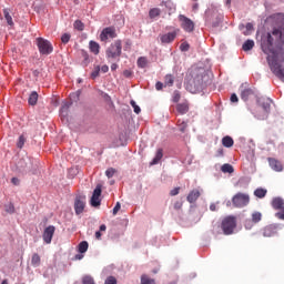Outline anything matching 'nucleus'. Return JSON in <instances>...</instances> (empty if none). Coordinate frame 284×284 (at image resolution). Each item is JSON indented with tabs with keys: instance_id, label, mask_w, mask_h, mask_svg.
Segmentation results:
<instances>
[{
	"instance_id": "f257e3e1",
	"label": "nucleus",
	"mask_w": 284,
	"mask_h": 284,
	"mask_svg": "<svg viewBox=\"0 0 284 284\" xmlns=\"http://www.w3.org/2000/svg\"><path fill=\"white\" fill-rule=\"evenodd\" d=\"M274 27L272 32L264 33L261 38V49L267 54L271 71L277 79L284 81V13H274L267 18Z\"/></svg>"
},
{
	"instance_id": "f03ea898",
	"label": "nucleus",
	"mask_w": 284,
	"mask_h": 284,
	"mask_svg": "<svg viewBox=\"0 0 284 284\" xmlns=\"http://www.w3.org/2000/svg\"><path fill=\"white\" fill-rule=\"evenodd\" d=\"M221 229L223 231V234H225V236H230L234 234V230H236V216L234 215L225 216L222 220Z\"/></svg>"
},
{
	"instance_id": "7ed1b4c3",
	"label": "nucleus",
	"mask_w": 284,
	"mask_h": 284,
	"mask_svg": "<svg viewBox=\"0 0 284 284\" xmlns=\"http://www.w3.org/2000/svg\"><path fill=\"white\" fill-rule=\"evenodd\" d=\"M122 50H123V44L121 40H116L106 49V58L119 59V57H121L122 54Z\"/></svg>"
},
{
	"instance_id": "20e7f679",
	"label": "nucleus",
	"mask_w": 284,
	"mask_h": 284,
	"mask_svg": "<svg viewBox=\"0 0 284 284\" xmlns=\"http://www.w3.org/2000/svg\"><path fill=\"white\" fill-rule=\"evenodd\" d=\"M37 45H38V50L40 52V54H52V52L54 51V48L52 47V43H50V41L43 39V38H37Z\"/></svg>"
},
{
	"instance_id": "39448f33",
	"label": "nucleus",
	"mask_w": 284,
	"mask_h": 284,
	"mask_svg": "<svg viewBox=\"0 0 284 284\" xmlns=\"http://www.w3.org/2000/svg\"><path fill=\"white\" fill-rule=\"evenodd\" d=\"M232 203L234 207H246V205H250V195L239 192L232 197Z\"/></svg>"
},
{
	"instance_id": "423d86ee",
	"label": "nucleus",
	"mask_w": 284,
	"mask_h": 284,
	"mask_svg": "<svg viewBox=\"0 0 284 284\" xmlns=\"http://www.w3.org/2000/svg\"><path fill=\"white\" fill-rule=\"evenodd\" d=\"M273 210H280L275 213V219L284 221V200L282 197H274L271 202Z\"/></svg>"
},
{
	"instance_id": "0eeeda50",
	"label": "nucleus",
	"mask_w": 284,
	"mask_h": 284,
	"mask_svg": "<svg viewBox=\"0 0 284 284\" xmlns=\"http://www.w3.org/2000/svg\"><path fill=\"white\" fill-rule=\"evenodd\" d=\"M109 39H116V29L114 27H106L100 33V41L108 43Z\"/></svg>"
},
{
	"instance_id": "6e6552de",
	"label": "nucleus",
	"mask_w": 284,
	"mask_h": 284,
	"mask_svg": "<svg viewBox=\"0 0 284 284\" xmlns=\"http://www.w3.org/2000/svg\"><path fill=\"white\" fill-rule=\"evenodd\" d=\"M262 220H263V214L261 212L258 211L253 212L251 215V220H245L244 222L245 230H252V227H254L256 223H261Z\"/></svg>"
},
{
	"instance_id": "1a4fd4ad",
	"label": "nucleus",
	"mask_w": 284,
	"mask_h": 284,
	"mask_svg": "<svg viewBox=\"0 0 284 284\" xmlns=\"http://www.w3.org/2000/svg\"><path fill=\"white\" fill-rule=\"evenodd\" d=\"M179 21L184 32H194V21H192V19L185 17L184 14H180Z\"/></svg>"
},
{
	"instance_id": "9d476101",
	"label": "nucleus",
	"mask_w": 284,
	"mask_h": 284,
	"mask_svg": "<svg viewBox=\"0 0 284 284\" xmlns=\"http://www.w3.org/2000/svg\"><path fill=\"white\" fill-rule=\"evenodd\" d=\"M101 184H98L93 191V194L91 196V205L92 207H99V205H101Z\"/></svg>"
},
{
	"instance_id": "9b49d317",
	"label": "nucleus",
	"mask_w": 284,
	"mask_h": 284,
	"mask_svg": "<svg viewBox=\"0 0 284 284\" xmlns=\"http://www.w3.org/2000/svg\"><path fill=\"white\" fill-rule=\"evenodd\" d=\"M75 214H83L85 210V195H78L74 201Z\"/></svg>"
},
{
	"instance_id": "f8f14e48",
	"label": "nucleus",
	"mask_w": 284,
	"mask_h": 284,
	"mask_svg": "<svg viewBox=\"0 0 284 284\" xmlns=\"http://www.w3.org/2000/svg\"><path fill=\"white\" fill-rule=\"evenodd\" d=\"M179 32H181V29H175L172 32L160 36L161 43H172V41H174V39H176L179 36Z\"/></svg>"
},
{
	"instance_id": "ddd939ff",
	"label": "nucleus",
	"mask_w": 284,
	"mask_h": 284,
	"mask_svg": "<svg viewBox=\"0 0 284 284\" xmlns=\"http://www.w3.org/2000/svg\"><path fill=\"white\" fill-rule=\"evenodd\" d=\"M55 227L50 225L47 229H44L42 239L44 241V243L50 244L52 243V236H54V232H55Z\"/></svg>"
},
{
	"instance_id": "4468645a",
	"label": "nucleus",
	"mask_w": 284,
	"mask_h": 284,
	"mask_svg": "<svg viewBox=\"0 0 284 284\" xmlns=\"http://www.w3.org/2000/svg\"><path fill=\"white\" fill-rule=\"evenodd\" d=\"M275 234H278V224H271L266 227H264L263 236L271 237Z\"/></svg>"
},
{
	"instance_id": "2eb2a0df",
	"label": "nucleus",
	"mask_w": 284,
	"mask_h": 284,
	"mask_svg": "<svg viewBox=\"0 0 284 284\" xmlns=\"http://www.w3.org/2000/svg\"><path fill=\"white\" fill-rule=\"evenodd\" d=\"M268 164H270V168H272V170H274L275 172H283V163H281V161L274 158H270Z\"/></svg>"
},
{
	"instance_id": "dca6fc26",
	"label": "nucleus",
	"mask_w": 284,
	"mask_h": 284,
	"mask_svg": "<svg viewBox=\"0 0 284 284\" xmlns=\"http://www.w3.org/2000/svg\"><path fill=\"white\" fill-rule=\"evenodd\" d=\"M200 196H201V192L199 190L194 189L186 196V201H189L190 203H196V201H199Z\"/></svg>"
},
{
	"instance_id": "f3484780",
	"label": "nucleus",
	"mask_w": 284,
	"mask_h": 284,
	"mask_svg": "<svg viewBox=\"0 0 284 284\" xmlns=\"http://www.w3.org/2000/svg\"><path fill=\"white\" fill-rule=\"evenodd\" d=\"M176 110L179 114H187V112H190V104H187V102L179 103Z\"/></svg>"
},
{
	"instance_id": "a211bd4d",
	"label": "nucleus",
	"mask_w": 284,
	"mask_h": 284,
	"mask_svg": "<svg viewBox=\"0 0 284 284\" xmlns=\"http://www.w3.org/2000/svg\"><path fill=\"white\" fill-rule=\"evenodd\" d=\"M252 95H254V91L252 89H243L241 91L242 101H248Z\"/></svg>"
},
{
	"instance_id": "6ab92c4d",
	"label": "nucleus",
	"mask_w": 284,
	"mask_h": 284,
	"mask_svg": "<svg viewBox=\"0 0 284 284\" xmlns=\"http://www.w3.org/2000/svg\"><path fill=\"white\" fill-rule=\"evenodd\" d=\"M89 48L93 54H99L101 50V45H99V42L92 40L89 42Z\"/></svg>"
},
{
	"instance_id": "aec40b11",
	"label": "nucleus",
	"mask_w": 284,
	"mask_h": 284,
	"mask_svg": "<svg viewBox=\"0 0 284 284\" xmlns=\"http://www.w3.org/2000/svg\"><path fill=\"white\" fill-rule=\"evenodd\" d=\"M38 101H39V93H37V91L31 92L28 100L29 105H37Z\"/></svg>"
},
{
	"instance_id": "412c9836",
	"label": "nucleus",
	"mask_w": 284,
	"mask_h": 284,
	"mask_svg": "<svg viewBox=\"0 0 284 284\" xmlns=\"http://www.w3.org/2000/svg\"><path fill=\"white\" fill-rule=\"evenodd\" d=\"M31 265L32 267H39L41 265V256L39 253H34L31 257Z\"/></svg>"
},
{
	"instance_id": "4be33fe9",
	"label": "nucleus",
	"mask_w": 284,
	"mask_h": 284,
	"mask_svg": "<svg viewBox=\"0 0 284 284\" xmlns=\"http://www.w3.org/2000/svg\"><path fill=\"white\" fill-rule=\"evenodd\" d=\"M261 105L264 110V112L268 113L270 109L272 108V100L271 99H264L261 101Z\"/></svg>"
},
{
	"instance_id": "5701e85b",
	"label": "nucleus",
	"mask_w": 284,
	"mask_h": 284,
	"mask_svg": "<svg viewBox=\"0 0 284 284\" xmlns=\"http://www.w3.org/2000/svg\"><path fill=\"white\" fill-rule=\"evenodd\" d=\"M161 159H163V149H159L156 151L155 156L151 162V165H156L159 161H161Z\"/></svg>"
},
{
	"instance_id": "b1692460",
	"label": "nucleus",
	"mask_w": 284,
	"mask_h": 284,
	"mask_svg": "<svg viewBox=\"0 0 284 284\" xmlns=\"http://www.w3.org/2000/svg\"><path fill=\"white\" fill-rule=\"evenodd\" d=\"M70 105H72V102H64L60 109L61 116H67L68 111L70 110Z\"/></svg>"
},
{
	"instance_id": "393cba45",
	"label": "nucleus",
	"mask_w": 284,
	"mask_h": 284,
	"mask_svg": "<svg viewBox=\"0 0 284 284\" xmlns=\"http://www.w3.org/2000/svg\"><path fill=\"white\" fill-rule=\"evenodd\" d=\"M222 144L224 145V148H232V145H234V140L232 139V136L226 135L222 139Z\"/></svg>"
},
{
	"instance_id": "a878e982",
	"label": "nucleus",
	"mask_w": 284,
	"mask_h": 284,
	"mask_svg": "<svg viewBox=\"0 0 284 284\" xmlns=\"http://www.w3.org/2000/svg\"><path fill=\"white\" fill-rule=\"evenodd\" d=\"M253 48H254V40H246L242 45V50H244V52H250V50H252Z\"/></svg>"
},
{
	"instance_id": "bb28decb",
	"label": "nucleus",
	"mask_w": 284,
	"mask_h": 284,
	"mask_svg": "<svg viewBox=\"0 0 284 284\" xmlns=\"http://www.w3.org/2000/svg\"><path fill=\"white\" fill-rule=\"evenodd\" d=\"M164 85L168 87V88H172V85H174V75L166 74L164 77Z\"/></svg>"
},
{
	"instance_id": "cd10ccee",
	"label": "nucleus",
	"mask_w": 284,
	"mask_h": 284,
	"mask_svg": "<svg viewBox=\"0 0 284 284\" xmlns=\"http://www.w3.org/2000/svg\"><path fill=\"white\" fill-rule=\"evenodd\" d=\"M3 17H4L8 26H14V22L12 21V16H10V10L3 9Z\"/></svg>"
},
{
	"instance_id": "c85d7f7f",
	"label": "nucleus",
	"mask_w": 284,
	"mask_h": 284,
	"mask_svg": "<svg viewBox=\"0 0 284 284\" xmlns=\"http://www.w3.org/2000/svg\"><path fill=\"white\" fill-rule=\"evenodd\" d=\"M221 171L224 173V174H232L234 172V166H232V164H223L222 168H221Z\"/></svg>"
},
{
	"instance_id": "c756f323",
	"label": "nucleus",
	"mask_w": 284,
	"mask_h": 284,
	"mask_svg": "<svg viewBox=\"0 0 284 284\" xmlns=\"http://www.w3.org/2000/svg\"><path fill=\"white\" fill-rule=\"evenodd\" d=\"M161 16V9L159 8H153L149 11V17L150 19H156V17Z\"/></svg>"
},
{
	"instance_id": "7c9ffc66",
	"label": "nucleus",
	"mask_w": 284,
	"mask_h": 284,
	"mask_svg": "<svg viewBox=\"0 0 284 284\" xmlns=\"http://www.w3.org/2000/svg\"><path fill=\"white\" fill-rule=\"evenodd\" d=\"M255 196H257V199H265L266 194H267V190L265 189H256L254 191Z\"/></svg>"
},
{
	"instance_id": "2f4dec72",
	"label": "nucleus",
	"mask_w": 284,
	"mask_h": 284,
	"mask_svg": "<svg viewBox=\"0 0 284 284\" xmlns=\"http://www.w3.org/2000/svg\"><path fill=\"white\" fill-rule=\"evenodd\" d=\"M88 247H89L88 242L82 241V242L79 244L78 250H79L80 254H85V252H88Z\"/></svg>"
},
{
	"instance_id": "473e14b6",
	"label": "nucleus",
	"mask_w": 284,
	"mask_h": 284,
	"mask_svg": "<svg viewBox=\"0 0 284 284\" xmlns=\"http://www.w3.org/2000/svg\"><path fill=\"white\" fill-rule=\"evenodd\" d=\"M73 28L75 30H79V32H83L85 24H83V22L81 20H75L73 23Z\"/></svg>"
},
{
	"instance_id": "72a5a7b5",
	"label": "nucleus",
	"mask_w": 284,
	"mask_h": 284,
	"mask_svg": "<svg viewBox=\"0 0 284 284\" xmlns=\"http://www.w3.org/2000/svg\"><path fill=\"white\" fill-rule=\"evenodd\" d=\"M141 284H156L154 278H150L148 275H142L141 276Z\"/></svg>"
},
{
	"instance_id": "f704fd0d",
	"label": "nucleus",
	"mask_w": 284,
	"mask_h": 284,
	"mask_svg": "<svg viewBox=\"0 0 284 284\" xmlns=\"http://www.w3.org/2000/svg\"><path fill=\"white\" fill-rule=\"evenodd\" d=\"M138 68H148V58L140 57L138 59Z\"/></svg>"
},
{
	"instance_id": "c9c22d12",
	"label": "nucleus",
	"mask_w": 284,
	"mask_h": 284,
	"mask_svg": "<svg viewBox=\"0 0 284 284\" xmlns=\"http://www.w3.org/2000/svg\"><path fill=\"white\" fill-rule=\"evenodd\" d=\"M178 128L180 132H185V130H187V122L183 120H178Z\"/></svg>"
},
{
	"instance_id": "e433bc0d",
	"label": "nucleus",
	"mask_w": 284,
	"mask_h": 284,
	"mask_svg": "<svg viewBox=\"0 0 284 284\" xmlns=\"http://www.w3.org/2000/svg\"><path fill=\"white\" fill-rule=\"evenodd\" d=\"M82 57H83L82 65L84 68H88V65H90V55L88 54V52H82Z\"/></svg>"
},
{
	"instance_id": "4c0bfd02",
	"label": "nucleus",
	"mask_w": 284,
	"mask_h": 284,
	"mask_svg": "<svg viewBox=\"0 0 284 284\" xmlns=\"http://www.w3.org/2000/svg\"><path fill=\"white\" fill-rule=\"evenodd\" d=\"M114 174H116V169H114V168H109L105 171V176H108V179H112V176H114Z\"/></svg>"
},
{
	"instance_id": "58836bf2",
	"label": "nucleus",
	"mask_w": 284,
	"mask_h": 284,
	"mask_svg": "<svg viewBox=\"0 0 284 284\" xmlns=\"http://www.w3.org/2000/svg\"><path fill=\"white\" fill-rule=\"evenodd\" d=\"M100 72H101V67L95 65L94 70L91 72V79H97V77H99Z\"/></svg>"
},
{
	"instance_id": "ea45409f",
	"label": "nucleus",
	"mask_w": 284,
	"mask_h": 284,
	"mask_svg": "<svg viewBox=\"0 0 284 284\" xmlns=\"http://www.w3.org/2000/svg\"><path fill=\"white\" fill-rule=\"evenodd\" d=\"M23 145H26V136L24 135H20L18 143H17V148H19L20 150L23 148Z\"/></svg>"
},
{
	"instance_id": "a19ab883",
	"label": "nucleus",
	"mask_w": 284,
	"mask_h": 284,
	"mask_svg": "<svg viewBox=\"0 0 284 284\" xmlns=\"http://www.w3.org/2000/svg\"><path fill=\"white\" fill-rule=\"evenodd\" d=\"M131 105L134 109L135 114H141V106L136 104L134 100H131Z\"/></svg>"
},
{
	"instance_id": "79ce46f5",
	"label": "nucleus",
	"mask_w": 284,
	"mask_h": 284,
	"mask_svg": "<svg viewBox=\"0 0 284 284\" xmlns=\"http://www.w3.org/2000/svg\"><path fill=\"white\" fill-rule=\"evenodd\" d=\"M181 52H187L190 50V43L187 42H182L180 45Z\"/></svg>"
},
{
	"instance_id": "37998d69",
	"label": "nucleus",
	"mask_w": 284,
	"mask_h": 284,
	"mask_svg": "<svg viewBox=\"0 0 284 284\" xmlns=\"http://www.w3.org/2000/svg\"><path fill=\"white\" fill-rule=\"evenodd\" d=\"M181 101V93L179 91L173 92V103H179Z\"/></svg>"
},
{
	"instance_id": "c03bdc74",
	"label": "nucleus",
	"mask_w": 284,
	"mask_h": 284,
	"mask_svg": "<svg viewBox=\"0 0 284 284\" xmlns=\"http://www.w3.org/2000/svg\"><path fill=\"white\" fill-rule=\"evenodd\" d=\"M71 36L70 33H63L61 37L62 43H70Z\"/></svg>"
},
{
	"instance_id": "a18cd8bd",
	"label": "nucleus",
	"mask_w": 284,
	"mask_h": 284,
	"mask_svg": "<svg viewBox=\"0 0 284 284\" xmlns=\"http://www.w3.org/2000/svg\"><path fill=\"white\" fill-rule=\"evenodd\" d=\"M252 30H254V24H252V22L246 23V32H244V34L246 37L250 36V32H252Z\"/></svg>"
},
{
	"instance_id": "49530a36",
	"label": "nucleus",
	"mask_w": 284,
	"mask_h": 284,
	"mask_svg": "<svg viewBox=\"0 0 284 284\" xmlns=\"http://www.w3.org/2000/svg\"><path fill=\"white\" fill-rule=\"evenodd\" d=\"M6 212L9 214H14V204L10 203L6 205Z\"/></svg>"
},
{
	"instance_id": "de8ad7c7",
	"label": "nucleus",
	"mask_w": 284,
	"mask_h": 284,
	"mask_svg": "<svg viewBox=\"0 0 284 284\" xmlns=\"http://www.w3.org/2000/svg\"><path fill=\"white\" fill-rule=\"evenodd\" d=\"M80 92H74L70 94V101H79Z\"/></svg>"
},
{
	"instance_id": "09e8293b",
	"label": "nucleus",
	"mask_w": 284,
	"mask_h": 284,
	"mask_svg": "<svg viewBox=\"0 0 284 284\" xmlns=\"http://www.w3.org/2000/svg\"><path fill=\"white\" fill-rule=\"evenodd\" d=\"M104 284H116V277H114V276H109V277L105 280Z\"/></svg>"
},
{
	"instance_id": "8fccbe9b",
	"label": "nucleus",
	"mask_w": 284,
	"mask_h": 284,
	"mask_svg": "<svg viewBox=\"0 0 284 284\" xmlns=\"http://www.w3.org/2000/svg\"><path fill=\"white\" fill-rule=\"evenodd\" d=\"M179 192H181V187H174L173 190L170 191V195L176 196L179 195Z\"/></svg>"
},
{
	"instance_id": "3c124183",
	"label": "nucleus",
	"mask_w": 284,
	"mask_h": 284,
	"mask_svg": "<svg viewBox=\"0 0 284 284\" xmlns=\"http://www.w3.org/2000/svg\"><path fill=\"white\" fill-rule=\"evenodd\" d=\"M174 210H182L183 201H176L173 205Z\"/></svg>"
},
{
	"instance_id": "603ef678",
	"label": "nucleus",
	"mask_w": 284,
	"mask_h": 284,
	"mask_svg": "<svg viewBox=\"0 0 284 284\" xmlns=\"http://www.w3.org/2000/svg\"><path fill=\"white\" fill-rule=\"evenodd\" d=\"M119 210H121V203L118 202L113 207V216H116V214H119Z\"/></svg>"
},
{
	"instance_id": "864d4df0",
	"label": "nucleus",
	"mask_w": 284,
	"mask_h": 284,
	"mask_svg": "<svg viewBox=\"0 0 284 284\" xmlns=\"http://www.w3.org/2000/svg\"><path fill=\"white\" fill-rule=\"evenodd\" d=\"M132 74H133L132 70L126 69L123 71V77H125V79H131Z\"/></svg>"
},
{
	"instance_id": "5fc2aeb1",
	"label": "nucleus",
	"mask_w": 284,
	"mask_h": 284,
	"mask_svg": "<svg viewBox=\"0 0 284 284\" xmlns=\"http://www.w3.org/2000/svg\"><path fill=\"white\" fill-rule=\"evenodd\" d=\"M231 103H239V97L236 95V93H233L231 95Z\"/></svg>"
},
{
	"instance_id": "6e6d98bb",
	"label": "nucleus",
	"mask_w": 284,
	"mask_h": 284,
	"mask_svg": "<svg viewBox=\"0 0 284 284\" xmlns=\"http://www.w3.org/2000/svg\"><path fill=\"white\" fill-rule=\"evenodd\" d=\"M155 89H156L158 91L163 90V82H161V81L156 82V83H155Z\"/></svg>"
},
{
	"instance_id": "4d7b16f0",
	"label": "nucleus",
	"mask_w": 284,
	"mask_h": 284,
	"mask_svg": "<svg viewBox=\"0 0 284 284\" xmlns=\"http://www.w3.org/2000/svg\"><path fill=\"white\" fill-rule=\"evenodd\" d=\"M101 72H103L104 74L110 70V67H108V64H104L101 67Z\"/></svg>"
},
{
	"instance_id": "13d9d810",
	"label": "nucleus",
	"mask_w": 284,
	"mask_h": 284,
	"mask_svg": "<svg viewBox=\"0 0 284 284\" xmlns=\"http://www.w3.org/2000/svg\"><path fill=\"white\" fill-rule=\"evenodd\" d=\"M83 258V253L77 254L73 261H81Z\"/></svg>"
},
{
	"instance_id": "bf43d9fd",
	"label": "nucleus",
	"mask_w": 284,
	"mask_h": 284,
	"mask_svg": "<svg viewBox=\"0 0 284 284\" xmlns=\"http://www.w3.org/2000/svg\"><path fill=\"white\" fill-rule=\"evenodd\" d=\"M101 236H102L101 231H97V232H95V239H97L98 241H101Z\"/></svg>"
},
{
	"instance_id": "052dcab7",
	"label": "nucleus",
	"mask_w": 284,
	"mask_h": 284,
	"mask_svg": "<svg viewBox=\"0 0 284 284\" xmlns=\"http://www.w3.org/2000/svg\"><path fill=\"white\" fill-rule=\"evenodd\" d=\"M11 183H13V185H19V180L17 178H12Z\"/></svg>"
},
{
	"instance_id": "680f3d73",
	"label": "nucleus",
	"mask_w": 284,
	"mask_h": 284,
	"mask_svg": "<svg viewBox=\"0 0 284 284\" xmlns=\"http://www.w3.org/2000/svg\"><path fill=\"white\" fill-rule=\"evenodd\" d=\"M210 210H211V212H216V204L212 203L210 205Z\"/></svg>"
},
{
	"instance_id": "e2e57ef3",
	"label": "nucleus",
	"mask_w": 284,
	"mask_h": 284,
	"mask_svg": "<svg viewBox=\"0 0 284 284\" xmlns=\"http://www.w3.org/2000/svg\"><path fill=\"white\" fill-rule=\"evenodd\" d=\"M118 69H119V64H116V63L111 64V70L112 71L118 70Z\"/></svg>"
},
{
	"instance_id": "0e129e2a",
	"label": "nucleus",
	"mask_w": 284,
	"mask_h": 284,
	"mask_svg": "<svg viewBox=\"0 0 284 284\" xmlns=\"http://www.w3.org/2000/svg\"><path fill=\"white\" fill-rule=\"evenodd\" d=\"M108 230V226L105 224L100 225V232H105Z\"/></svg>"
},
{
	"instance_id": "69168bd1",
	"label": "nucleus",
	"mask_w": 284,
	"mask_h": 284,
	"mask_svg": "<svg viewBox=\"0 0 284 284\" xmlns=\"http://www.w3.org/2000/svg\"><path fill=\"white\" fill-rule=\"evenodd\" d=\"M2 284H8V280L2 281Z\"/></svg>"
}]
</instances>
